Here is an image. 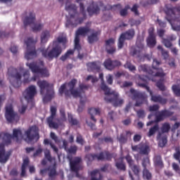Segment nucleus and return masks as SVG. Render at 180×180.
<instances>
[{
  "mask_svg": "<svg viewBox=\"0 0 180 180\" xmlns=\"http://www.w3.org/2000/svg\"><path fill=\"white\" fill-rule=\"evenodd\" d=\"M57 44L58 42V43H62L63 44H65L67 42H68V39H67V37H58V39H57Z\"/></svg>",
  "mask_w": 180,
  "mask_h": 180,
  "instance_id": "nucleus-63",
  "label": "nucleus"
},
{
  "mask_svg": "<svg viewBox=\"0 0 180 180\" xmlns=\"http://www.w3.org/2000/svg\"><path fill=\"white\" fill-rule=\"evenodd\" d=\"M167 136H162L158 141V146L161 148H165L167 144Z\"/></svg>",
  "mask_w": 180,
  "mask_h": 180,
  "instance_id": "nucleus-39",
  "label": "nucleus"
},
{
  "mask_svg": "<svg viewBox=\"0 0 180 180\" xmlns=\"http://www.w3.org/2000/svg\"><path fill=\"white\" fill-rule=\"evenodd\" d=\"M44 27L43 24L41 23H35L34 24V26L32 27V31L34 32H39L41 30L42 27Z\"/></svg>",
  "mask_w": 180,
  "mask_h": 180,
  "instance_id": "nucleus-54",
  "label": "nucleus"
},
{
  "mask_svg": "<svg viewBox=\"0 0 180 180\" xmlns=\"http://www.w3.org/2000/svg\"><path fill=\"white\" fill-rule=\"evenodd\" d=\"M158 70L159 71H158L155 73L153 72V75H150L155 76V77H164L166 75V74L164 72L162 68H159Z\"/></svg>",
  "mask_w": 180,
  "mask_h": 180,
  "instance_id": "nucleus-53",
  "label": "nucleus"
},
{
  "mask_svg": "<svg viewBox=\"0 0 180 180\" xmlns=\"http://www.w3.org/2000/svg\"><path fill=\"white\" fill-rule=\"evenodd\" d=\"M5 143H0V163L6 164L12 155V151H6Z\"/></svg>",
  "mask_w": 180,
  "mask_h": 180,
  "instance_id": "nucleus-19",
  "label": "nucleus"
},
{
  "mask_svg": "<svg viewBox=\"0 0 180 180\" xmlns=\"http://www.w3.org/2000/svg\"><path fill=\"white\" fill-rule=\"evenodd\" d=\"M154 163L158 167H163V162L160 155H156L154 158Z\"/></svg>",
  "mask_w": 180,
  "mask_h": 180,
  "instance_id": "nucleus-47",
  "label": "nucleus"
},
{
  "mask_svg": "<svg viewBox=\"0 0 180 180\" xmlns=\"http://www.w3.org/2000/svg\"><path fill=\"white\" fill-rule=\"evenodd\" d=\"M129 92L132 95L133 101H136L134 106L139 107L141 106L143 103L148 102V96L145 92L136 91L133 88L129 89Z\"/></svg>",
  "mask_w": 180,
  "mask_h": 180,
  "instance_id": "nucleus-10",
  "label": "nucleus"
},
{
  "mask_svg": "<svg viewBox=\"0 0 180 180\" xmlns=\"http://www.w3.org/2000/svg\"><path fill=\"white\" fill-rule=\"evenodd\" d=\"M180 13V6L173 7L171 5H165L164 12L166 14V19L171 22L176 20V12Z\"/></svg>",
  "mask_w": 180,
  "mask_h": 180,
  "instance_id": "nucleus-15",
  "label": "nucleus"
},
{
  "mask_svg": "<svg viewBox=\"0 0 180 180\" xmlns=\"http://www.w3.org/2000/svg\"><path fill=\"white\" fill-rule=\"evenodd\" d=\"M37 94V88L34 85H30L23 92V96L27 102H32L34 99V96Z\"/></svg>",
  "mask_w": 180,
  "mask_h": 180,
  "instance_id": "nucleus-18",
  "label": "nucleus"
},
{
  "mask_svg": "<svg viewBox=\"0 0 180 180\" xmlns=\"http://www.w3.org/2000/svg\"><path fill=\"white\" fill-rule=\"evenodd\" d=\"M124 68L126 69H128L131 72H134V71L136 70V66L132 65V63H130L129 61H127L125 63V64L124 65Z\"/></svg>",
  "mask_w": 180,
  "mask_h": 180,
  "instance_id": "nucleus-46",
  "label": "nucleus"
},
{
  "mask_svg": "<svg viewBox=\"0 0 180 180\" xmlns=\"http://www.w3.org/2000/svg\"><path fill=\"white\" fill-rule=\"evenodd\" d=\"M173 158L175 160L178 161L180 165V148H175V153L173 154Z\"/></svg>",
  "mask_w": 180,
  "mask_h": 180,
  "instance_id": "nucleus-48",
  "label": "nucleus"
},
{
  "mask_svg": "<svg viewBox=\"0 0 180 180\" xmlns=\"http://www.w3.org/2000/svg\"><path fill=\"white\" fill-rule=\"evenodd\" d=\"M82 0H76L77 3H79V13L78 12V7L71 4L66 5L65 10L69 13L70 18L68 19L66 26H72L76 27L77 25H81L86 19V12L85 11V6Z\"/></svg>",
  "mask_w": 180,
  "mask_h": 180,
  "instance_id": "nucleus-1",
  "label": "nucleus"
},
{
  "mask_svg": "<svg viewBox=\"0 0 180 180\" xmlns=\"http://www.w3.org/2000/svg\"><path fill=\"white\" fill-rule=\"evenodd\" d=\"M171 129L170 124L168 122H165L162 124L161 131L162 133H169Z\"/></svg>",
  "mask_w": 180,
  "mask_h": 180,
  "instance_id": "nucleus-43",
  "label": "nucleus"
},
{
  "mask_svg": "<svg viewBox=\"0 0 180 180\" xmlns=\"http://www.w3.org/2000/svg\"><path fill=\"white\" fill-rule=\"evenodd\" d=\"M124 159L126 160L127 163L129 165V167H131L134 165V160L132 159V157L129 154H127L124 157Z\"/></svg>",
  "mask_w": 180,
  "mask_h": 180,
  "instance_id": "nucleus-50",
  "label": "nucleus"
},
{
  "mask_svg": "<svg viewBox=\"0 0 180 180\" xmlns=\"http://www.w3.org/2000/svg\"><path fill=\"white\" fill-rule=\"evenodd\" d=\"M174 112L168 110H162L158 112L155 115V122L158 123L159 122H163L165 119H167V117H171L173 116Z\"/></svg>",
  "mask_w": 180,
  "mask_h": 180,
  "instance_id": "nucleus-22",
  "label": "nucleus"
},
{
  "mask_svg": "<svg viewBox=\"0 0 180 180\" xmlns=\"http://www.w3.org/2000/svg\"><path fill=\"white\" fill-rule=\"evenodd\" d=\"M136 34L134 29H129L127 31L123 32L118 39V49H122L124 47L125 40H131L134 39Z\"/></svg>",
  "mask_w": 180,
  "mask_h": 180,
  "instance_id": "nucleus-14",
  "label": "nucleus"
},
{
  "mask_svg": "<svg viewBox=\"0 0 180 180\" xmlns=\"http://www.w3.org/2000/svg\"><path fill=\"white\" fill-rule=\"evenodd\" d=\"M140 79L143 82V83L139 82L138 86L146 89V91L149 93L150 96L151 102H154L155 103H160V105H166L167 103V98H163L161 95L153 94V91L150 89V87L148 86V82H147V80L141 77L140 78Z\"/></svg>",
  "mask_w": 180,
  "mask_h": 180,
  "instance_id": "nucleus-5",
  "label": "nucleus"
},
{
  "mask_svg": "<svg viewBox=\"0 0 180 180\" xmlns=\"http://www.w3.org/2000/svg\"><path fill=\"white\" fill-rule=\"evenodd\" d=\"M101 89L104 91V94H105L104 101L107 103H112V106L115 108H118L123 105L124 100L119 98V94L115 91H111V89L107 85L104 84V83L101 85Z\"/></svg>",
  "mask_w": 180,
  "mask_h": 180,
  "instance_id": "nucleus-2",
  "label": "nucleus"
},
{
  "mask_svg": "<svg viewBox=\"0 0 180 180\" xmlns=\"http://www.w3.org/2000/svg\"><path fill=\"white\" fill-rule=\"evenodd\" d=\"M161 64V62L158 61L156 58L153 60L152 68L156 70L160 69L159 66Z\"/></svg>",
  "mask_w": 180,
  "mask_h": 180,
  "instance_id": "nucleus-56",
  "label": "nucleus"
},
{
  "mask_svg": "<svg viewBox=\"0 0 180 180\" xmlns=\"http://www.w3.org/2000/svg\"><path fill=\"white\" fill-rule=\"evenodd\" d=\"M153 175L147 169H143V180H152Z\"/></svg>",
  "mask_w": 180,
  "mask_h": 180,
  "instance_id": "nucleus-40",
  "label": "nucleus"
},
{
  "mask_svg": "<svg viewBox=\"0 0 180 180\" xmlns=\"http://www.w3.org/2000/svg\"><path fill=\"white\" fill-rule=\"evenodd\" d=\"M82 159L79 157H75L74 160H70V168L73 172H79L83 169V166L81 164Z\"/></svg>",
  "mask_w": 180,
  "mask_h": 180,
  "instance_id": "nucleus-21",
  "label": "nucleus"
},
{
  "mask_svg": "<svg viewBox=\"0 0 180 180\" xmlns=\"http://www.w3.org/2000/svg\"><path fill=\"white\" fill-rule=\"evenodd\" d=\"M136 115L139 119H144V117H146V112L144 110H138L136 111Z\"/></svg>",
  "mask_w": 180,
  "mask_h": 180,
  "instance_id": "nucleus-61",
  "label": "nucleus"
},
{
  "mask_svg": "<svg viewBox=\"0 0 180 180\" xmlns=\"http://www.w3.org/2000/svg\"><path fill=\"white\" fill-rule=\"evenodd\" d=\"M25 43L27 45V53H25V58L27 60L33 59L37 56V53L34 46V41L32 37L27 38L25 41Z\"/></svg>",
  "mask_w": 180,
  "mask_h": 180,
  "instance_id": "nucleus-12",
  "label": "nucleus"
},
{
  "mask_svg": "<svg viewBox=\"0 0 180 180\" xmlns=\"http://www.w3.org/2000/svg\"><path fill=\"white\" fill-rule=\"evenodd\" d=\"M8 75L9 76V80L11 84L15 88H19L22 84V75L18 71V70L16 68H14L13 67H11L8 69Z\"/></svg>",
  "mask_w": 180,
  "mask_h": 180,
  "instance_id": "nucleus-9",
  "label": "nucleus"
},
{
  "mask_svg": "<svg viewBox=\"0 0 180 180\" xmlns=\"http://www.w3.org/2000/svg\"><path fill=\"white\" fill-rule=\"evenodd\" d=\"M144 46L143 44H141L136 46H131L129 50V55L133 57H136L140 58L142 56V52L143 51Z\"/></svg>",
  "mask_w": 180,
  "mask_h": 180,
  "instance_id": "nucleus-25",
  "label": "nucleus"
},
{
  "mask_svg": "<svg viewBox=\"0 0 180 180\" xmlns=\"http://www.w3.org/2000/svg\"><path fill=\"white\" fill-rule=\"evenodd\" d=\"M180 127V122H175L171 127V131L172 133H175V131L177 130V129H179Z\"/></svg>",
  "mask_w": 180,
  "mask_h": 180,
  "instance_id": "nucleus-62",
  "label": "nucleus"
},
{
  "mask_svg": "<svg viewBox=\"0 0 180 180\" xmlns=\"http://www.w3.org/2000/svg\"><path fill=\"white\" fill-rule=\"evenodd\" d=\"M89 115H90L91 120H93L94 123H96V119L94 116L96 115H101V110L100 108H91L89 109Z\"/></svg>",
  "mask_w": 180,
  "mask_h": 180,
  "instance_id": "nucleus-30",
  "label": "nucleus"
},
{
  "mask_svg": "<svg viewBox=\"0 0 180 180\" xmlns=\"http://www.w3.org/2000/svg\"><path fill=\"white\" fill-rule=\"evenodd\" d=\"M37 84L40 88V93L41 95L44 94L45 89H46V94L43 98L44 102H50L55 96L53 84H49L46 80H39L38 81Z\"/></svg>",
  "mask_w": 180,
  "mask_h": 180,
  "instance_id": "nucleus-3",
  "label": "nucleus"
},
{
  "mask_svg": "<svg viewBox=\"0 0 180 180\" xmlns=\"http://www.w3.org/2000/svg\"><path fill=\"white\" fill-rule=\"evenodd\" d=\"M115 42V41L112 38L105 41V51H107L108 54H113L116 52Z\"/></svg>",
  "mask_w": 180,
  "mask_h": 180,
  "instance_id": "nucleus-26",
  "label": "nucleus"
},
{
  "mask_svg": "<svg viewBox=\"0 0 180 180\" xmlns=\"http://www.w3.org/2000/svg\"><path fill=\"white\" fill-rule=\"evenodd\" d=\"M87 66H89V68L91 70V71H99L101 70V66L97 63V62H91L87 63Z\"/></svg>",
  "mask_w": 180,
  "mask_h": 180,
  "instance_id": "nucleus-38",
  "label": "nucleus"
},
{
  "mask_svg": "<svg viewBox=\"0 0 180 180\" xmlns=\"http://www.w3.org/2000/svg\"><path fill=\"white\" fill-rule=\"evenodd\" d=\"M104 67L107 68L108 70H113V63L112 60L110 58H108L104 61Z\"/></svg>",
  "mask_w": 180,
  "mask_h": 180,
  "instance_id": "nucleus-42",
  "label": "nucleus"
},
{
  "mask_svg": "<svg viewBox=\"0 0 180 180\" xmlns=\"http://www.w3.org/2000/svg\"><path fill=\"white\" fill-rule=\"evenodd\" d=\"M77 80L76 79H72L68 84V86L70 89V91L75 89V87L77 84Z\"/></svg>",
  "mask_w": 180,
  "mask_h": 180,
  "instance_id": "nucleus-57",
  "label": "nucleus"
},
{
  "mask_svg": "<svg viewBox=\"0 0 180 180\" xmlns=\"http://www.w3.org/2000/svg\"><path fill=\"white\" fill-rule=\"evenodd\" d=\"M30 73L29 72V70H26L24 73H23V76L25 77L23 82L25 84L29 83L30 81H34L35 82L37 79V75H34L31 79H30Z\"/></svg>",
  "mask_w": 180,
  "mask_h": 180,
  "instance_id": "nucleus-32",
  "label": "nucleus"
},
{
  "mask_svg": "<svg viewBox=\"0 0 180 180\" xmlns=\"http://www.w3.org/2000/svg\"><path fill=\"white\" fill-rule=\"evenodd\" d=\"M68 121L69 123H71V124H72V126H77V124H79V121L76 118H74L73 115L70 113H68Z\"/></svg>",
  "mask_w": 180,
  "mask_h": 180,
  "instance_id": "nucleus-45",
  "label": "nucleus"
},
{
  "mask_svg": "<svg viewBox=\"0 0 180 180\" xmlns=\"http://www.w3.org/2000/svg\"><path fill=\"white\" fill-rule=\"evenodd\" d=\"M157 49L160 51L161 55L165 59H167L169 58V52L165 50L162 46H158Z\"/></svg>",
  "mask_w": 180,
  "mask_h": 180,
  "instance_id": "nucleus-44",
  "label": "nucleus"
},
{
  "mask_svg": "<svg viewBox=\"0 0 180 180\" xmlns=\"http://www.w3.org/2000/svg\"><path fill=\"white\" fill-rule=\"evenodd\" d=\"M57 108L56 107H51V116L47 118V123L51 129H58L59 124L57 122H53L56 116Z\"/></svg>",
  "mask_w": 180,
  "mask_h": 180,
  "instance_id": "nucleus-20",
  "label": "nucleus"
},
{
  "mask_svg": "<svg viewBox=\"0 0 180 180\" xmlns=\"http://www.w3.org/2000/svg\"><path fill=\"white\" fill-rule=\"evenodd\" d=\"M90 176H91V180H102L103 175L99 172V169H94L90 172Z\"/></svg>",
  "mask_w": 180,
  "mask_h": 180,
  "instance_id": "nucleus-31",
  "label": "nucleus"
},
{
  "mask_svg": "<svg viewBox=\"0 0 180 180\" xmlns=\"http://www.w3.org/2000/svg\"><path fill=\"white\" fill-rule=\"evenodd\" d=\"M26 139L28 141H33L34 139H39V129L37 125H32L27 130L25 131Z\"/></svg>",
  "mask_w": 180,
  "mask_h": 180,
  "instance_id": "nucleus-16",
  "label": "nucleus"
},
{
  "mask_svg": "<svg viewBox=\"0 0 180 180\" xmlns=\"http://www.w3.org/2000/svg\"><path fill=\"white\" fill-rule=\"evenodd\" d=\"M117 155L114 153H111L109 151H104L100 153V154L89 153L86 155V159L89 162H92L95 160L97 161H111L112 158L115 159Z\"/></svg>",
  "mask_w": 180,
  "mask_h": 180,
  "instance_id": "nucleus-6",
  "label": "nucleus"
},
{
  "mask_svg": "<svg viewBox=\"0 0 180 180\" xmlns=\"http://www.w3.org/2000/svg\"><path fill=\"white\" fill-rule=\"evenodd\" d=\"M76 143L80 144L81 146H84L85 143L83 136L80 134H77V136H76Z\"/></svg>",
  "mask_w": 180,
  "mask_h": 180,
  "instance_id": "nucleus-58",
  "label": "nucleus"
},
{
  "mask_svg": "<svg viewBox=\"0 0 180 180\" xmlns=\"http://www.w3.org/2000/svg\"><path fill=\"white\" fill-rule=\"evenodd\" d=\"M156 86L157 87L162 91H164L166 90V87L163 83V81L160 80L158 82H156Z\"/></svg>",
  "mask_w": 180,
  "mask_h": 180,
  "instance_id": "nucleus-59",
  "label": "nucleus"
},
{
  "mask_svg": "<svg viewBox=\"0 0 180 180\" xmlns=\"http://www.w3.org/2000/svg\"><path fill=\"white\" fill-rule=\"evenodd\" d=\"M129 168L131 169L134 175L139 176V174L141 172V169L139 166L133 165L132 166L129 167Z\"/></svg>",
  "mask_w": 180,
  "mask_h": 180,
  "instance_id": "nucleus-49",
  "label": "nucleus"
},
{
  "mask_svg": "<svg viewBox=\"0 0 180 180\" xmlns=\"http://www.w3.org/2000/svg\"><path fill=\"white\" fill-rule=\"evenodd\" d=\"M71 92V94L75 97V98H77V97H81V92L77 91V89H72L70 91Z\"/></svg>",
  "mask_w": 180,
  "mask_h": 180,
  "instance_id": "nucleus-64",
  "label": "nucleus"
},
{
  "mask_svg": "<svg viewBox=\"0 0 180 180\" xmlns=\"http://www.w3.org/2000/svg\"><path fill=\"white\" fill-rule=\"evenodd\" d=\"M101 8L103 11H106L112 9L113 6L109 4L105 6L102 1H98V3L91 1L90 6L87 7V13H89V15L90 16H92L94 15H98L101 12Z\"/></svg>",
  "mask_w": 180,
  "mask_h": 180,
  "instance_id": "nucleus-8",
  "label": "nucleus"
},
{
  "mask_svg": "<svg viewBox=\"0 0 180 180\" xmlns=\"http://www.w3.org/2000/svg\"><path fill=\"white\" fill-rule=\"evenodd\" d=\"M63 147L69 154L76 155L77 151V147L76 146H71L70 148H68V142L65 140H63Z\"/></svg>",
  "mask_w": 180,
  "mask_h": 180,
  "instance_id": "nucleus-28",
  "label": "nucleus"
},
{
  "mask_svg": "<svg viewBox=\"0 0 180 180\" xmlns=\"http://www.w3.org/2000/svg\"><path fill=\"white\" fill-rule=\"evenodd\" d=\"M129 8H130L129 6H125V7L123 9L120 11V15H121V16H122V17L127 15L128 9H129Z\"/></svg>",
  "mask_w": 180,
  "mask_h": 180,
  "instance_id": "nucleus-60",
  "label": "nucleus"
},
{
  "mask_svg": "<svg viewBox=\"0 0 180 180\" xmlns=\"http://www.w3.org/2000/svg\"><path fill=\"white\" fill-rule=\"evenodd\" d=\"M131 150L139 153L140 155H148L149 146L145 143H140L137 146H132Z\"/></svg>",
  "mask_w": 180,
  "mask_h": 180,
  "instance_id": "nucleus-23",
  "label": "nucleus"
},
{
  "mask_svg": "<svg viewBox=\"0 0 180 180\" xmlns=\"http://www.w3.org/2000/svg\"><path fill=\"white\" fill-rule=\"evenodd\" d=\"M138 70L139 72H143L149 75H153V71L146 65H141L139 66Z\"/></svg>",
  "mask_w": 180,
  "mask_h": 180,
  "instance_id": "nucleus-33",
  "label": "nucleus"
},
{
  "mask_svg": "<svg viewBox=\"0 0 180 180\" xmlns=\"http://www.w3.org/2000/svg\"><path fill=\"white\" fill-rule=\"evenodd\" d=\"M117 140H118L121 144H125V143H127L128 141L127 136H126L124 134H120V136L117 137Z\"/></svg>",
  "mask_w": 180,
  "mask_h": 180,
  "instance_id": "nucleus-52",
  "label": "nucleus"
},
{
  "mask_svg": "<svg viewBox=\"0 0 180 180\" xmlns=\"http://www.w3.org/2000/svg\"><path fill=\"white\" fill-rule=\"evenodd\" d=\"M75 53V50L74 49H70L68 50L64 55H63L60 59L65 62L68 58L70 57V56H73Z\"/></svg>",
  "mask_w": 180,
  "mask_h": 180,
  "instance_id": "nucleus-37",
  "label": "nucleus"
},
{
  "mask_svg": "<svg viewBox=\"0 0 180 180\" xmlns=\"http://www.w3.org/2000/svg\"><path fill=\"white\" fill-rule=\"evenodd\" d=\"M91 30L89 27H81L76 31L75 39V49L79 51L82 49V46L79 44L80 37L79 36H86Z\"/></svg>",
  "mask_w": 180,
  "mask_h": 180,
  "instance_id": "nucleus-13",
  "label": "nucleus"
},
{
  "mask_svg": "<svg viewBox=\"0 0 180 180\" xmlns=\"http://www.w3.org/2000/svg\"><path fill=\"white\" fill-rule=\"evenodd\" d=\"M25 17L23 20L24 26L26 28L27 26L34 24L36 20V15L33 11H30L29 13L25 12Z\"/></svg>",
  "mask_w": 180,
  "mask_h": 180,
  "instance_id": "nucleus-24",
  "label": "nucleus"
},
{
  "mask_svg": "<svg viewBox=\"0 0 180 180\" xmlns=\"http://www.w3.org/2000/svg\"><path fill=\"white\" fill-rule=\"evenodd\" d=\"M160 129L159 124H155L153 127H150L149 129L148 132L147 133L148 137H152V136H154L157 131H158Z\"/></svg>",
  "mask_w": 180,
  "mask_h": 180,
  "instance_id": "nucleus-35",
  "label": "nucleus"
},
{
  "mask_svg": "<svg viewBox=\"0 0 180 180\" xmlns=\"http://www.w3.org/2000/svg\"><path fill=\"white\" fill-rule=\"evenodd\" d=\"M146 42L150 48L154 47L157 44L156 37H148Z\"/></svg>",
  "mask_w": 180,
  "mask_h": 180,
  "instance_id": "nucleus-36",
  "label": "nucleus"
},
{
  "mask_svg": "<svg viewBox=\"0 0 180 180\" xmlns=\"http://www.w3.org/2000/svg\"><path fill=\"white\" fill-rule=\"evenodd\" d=\"M51 37L50 32L48 30H45L41 33V44H46L48 41L49 39Z\"/></svg>",
  "mask_w": 180,
  "mask_h": 180,
  "instance_id": "nucleus-34",
  "label": "nucleus"
},
{
  "mask_svg": "<svg viewBox=\"0 0 180 180\" xmlns=\"http://www.w3.org/2000/svg\"><path fill=\"white\" fill-rule=\"evenodd\" d=\"M53 46L51 49L49 50V47L47 49L41 50L42 56L50 61L54 58H58L63 53V48L57 44L56 41H53Z\"/></svg>",
  "mask_w": 180,
  "mask_h": 180,
  "instance_id": "nucleus-4",
  "label": "nucleus"
},
{
  "mask_svg": "<svg viewBox=\"0 0 180 180\" xmlns=\"http://www.w3.org/2000/svg\"><path fill=\"white\" fill-rule=\"evenodd\" d=\"M173 93L176 96H180V86L178 84H174L172 86Z\"/></svg>",
  "mask_w": 180,
  "mask_h": 180,
  "instance_id": "nucleus-51",
  "label": "nucleus"
},
{
  "mask_svg": "<svg viewBox=\"0 0 180 180\" xmlns=\"http://www.w3.org/2000/svg\"><path fill=\"white\" fill-rule=\"evenodd\" d=\"M5 117L8 123H13L15 119H18V116L13 110L12 104H8L6 106Z\"/></svg>",
  "mask_w": 180,
  "mask_h": 180,
  "instance_id": "nucleus-17",
  "label": "nucleus"
},
{
  "mask_svg": "<svg viewBox=\"0 0 180 180\" xmlns=\"http://www.w3.org/2000/svg\"><path fill=\"white\" fill-rule=\"evenodd\" d=\"M150 165V160L148 158H145L142 160V167L143 169H147V167Z\"/></svg>",
  "mask_w": 180,
  "mask_h": 180,
  "instance_id": "nucleus-55",
  "label": "nucleus"
},
{
  "mask_svg": "<svg viewBox=\"0 0 180 180\" xmlns=\"http://www.w3.org/2000/svg\"><path fill=\"white\" fill-rule=\"evenodd\" d=\"M0 139H2L3 143L6 146L11 143L12 139H15L19 141L20 139H23V134L20 128L13 129V135L8 133L0 132Z\"/></svg>",
  "mask_w": 180,
  "mask_h": 180,
  "instance_id": "nucleus-7",
  "label": "nucleus"
},
{
  "mask_svg": "<svg viewBox=\"0 0 180 180\" xmlns=\"http://www.w3.org/2000/svg\"><path fill=\"white\" fill-rule=\"evenodd\" d=\"M26 65L30 68L33 73H39L44 77H48L50 75L49 72L46 68H40V66H44V62L43 60L39 61V65H38L37 63L35 62L30 63H27Z\"/></svg>",
  "mask_w": 180,
  "mask_h": 180,
  "instance_id": "nucleus-11",
  "label": "nucleus"
},
{
  "mask_svg": "<svg viewBox=\"0 0 180 180\" xmlns=\"http://www.w3.org/2000/svg\"><path fill=\"white\" fill-rule=\"evenodd\" d=\"M91 32H92L93 33H91V34H90V36L87 37V41H89V44H93L94 42L97 41L98 40V36L101 34L100 31L94 32V30H91Z\"/></svg>",
  "mask_w": 180,
  "mask_h": 180,
  "instance_id": "nucleus-29",
  "label": "nucleus"
},
{
  "mask_svg": "<svg viewBox=\"0 0 180 180\" xmlns=\"http://www.w3.org/2000/svg\"><path fill=\"white\" fill-rule=\"evenodd\" d=\"M176 39V37L174 34H171L169 36L167 37V39L162 38V43L164 44V46L166 48L170 49L171 47L173 46V44L172 41H174Z\"/></svg>",
  "mask_w": 180,
  "mask_h": 180,
  "instance_id": "nucleus-27",
  "label": "nucleus"
},
{
  "mask_svg": "<svg viewBox=\"0 0 180 180\" xmlns=\"http://www.w3.org/2000/svg\"><path fill=\"white\" fill-rule=\"evenodd\" d=\"M115 167L117 169L125 172L126 171V165L123 163V159L121 158V162H115Z\"/></svg>",
  "mask_w": 180,
  "mask_h": 180,
  "instance_id": "nucleus-41",
  "label": "nucleus"
}]
</instances>
